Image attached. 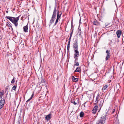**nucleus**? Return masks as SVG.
I'll list each match as a JSON object with an SVG mask.
<instances>
[{
  "label": "nucleus",
  "instance_id": "30",
  "mask_svg": "<svg viewBox=\"0 0 124 124\" xmlns=\"http://www.w3.org/2000/svg\"><path fill=\"white\" fill-rule=\"evenodd\" d=\"M3 96H0V100H1L2 99H3V98L5 99L4 97H2Z\"/></svg>",
  "mask_w": 124,
  "mask_h": 124
},
{
  "label": "nucleus",
  "instance_id": "8",
  "mask_svg": "<svg viewBox=\"0 0 124 124\" xmlns=\"http://www.w3.org/2000/svg\"><path fill=\"white\" fill-rule=\"evenodd\" d=\"M98 108V107L97 106H94L93 109L92 110V113L94 114H95Z\"/></svg>",
  "mask_w": 124,
  "mask_h": 124
},
{
  "label": "nucleus",
  "instance_id": "28",
  "mask_svg": "<svg viewBox=\"0 0 124 124\" xmlns=\"http://www.w3.org/2000/svg\"><path fill=\"white\" fill-rule=\"evenodd\" d=\"M115 109H113L112 110L111 113L113 114V113H114V112H115Z\"/></svg>",
  "mask_w": 124,
  "mask_h": 124
},
{
  "label": "nucleus",
  "instance_id": "14",
  "mask_svg": "<svg viewBox=\"0 0 124 124\" xmlns=\"http://www.w3.org/2000/svg\"><path fill=\"white\" fill-rule=\"evenodd\" d=\"M81 70V68L80 67H78L77 68L76 70H75V72H80V71Z\"/></svg>",
  "mask_w": 124,
  "mask_h": 124
},
{
  "label": "nucleus",
  "instance_id": "18",
  "mask_svg": "<svg viewBox=\"0 0 124 124\" xmlns=\"http://www.w3.org/2000/svg\"><path fill=\"white\" fill-rule=\"evenodd\" d=\"M84 115V112H81L80 113V116L81 117H83V116Z\"/></svg>",
  "mask_w": 124,
  "mask_h": 124
},
{
  "label": "nucleus",
  "instance_id": "5",
  "mask_svg": "<svg viewBox=\"0 0 124 124\" xmlns=\"http://www.w3.org/2000/svg\"><path fill=\"white\" fill-rule=\"evenodd\" d=\"M73 47L74 50H78V41L77 39L74 42L73 45Z\"/></svg>",
  "mask_w": 124,
  "mask_h": 124
},
{
  "label": "nucleus",
  "instance_id": "39",
  "mask_svg": "<svg viewBox=\"0 0 124 124\" xmlns=\"http://www.w3.org/2000/svg\"><path fill=\"white\" fill-rule=\"evenodd\" d=\"M72 34H70V37H71L72 36Z\"/></svg>",
  "mask_w": 124,
  "mask_h": 124
},
{
  "label": "nucleus",
  "instance_id": "21",
  "mask_svg": "<svg viewBox=\"0 0 124 124\" xmlns=\"http://www.w3.org/2000/svg\"><path fill=\"white\" fill-rule=\"evenodd\" d=\"M4 104L1 103H0V109L2 108L4 106Z\"/></svg>",
  "mask_w": 124,
  "mask_h": 124
},
{
  "label": "nucleus",
  "instance_id": "46",
  "mask_svg": "<svg viewBox=\"0 0 124 124\" xmlns=\"http://www.w3.org/2000/svg\"><path fill=\"white\" fill-rule=\"evenodd\" d=\"M86 102H85V103H84V104H86Z\"/></svg>",
  "mask_w": 124,
  "mask_h": 124
},
{
  "label": "nucleus",
  "instance_id": "29",
  "mask_svg": "<svg viewBox=\"0 0 124 124\" xmlns=\"http://www.w3.org/2000/svg\"><path fill=\"white\" fill-rule=\"evenodd\" d=\"M78 57H76L75 58H74L75 59V62H76V61H77L78 60Z\"/></svg>",
  "mask_w": 124,
  "mask_h": 124
},
{
  "label": "nucleus",
  "instance_id": "4",
  "mask_svg": "<svg viewBox=\"0 0 124 124\" xmlns=\"http://www.w3.org/2000/svg\"><path fill=\"white\" fill-rule=\"evenodd\" d=\"M100 97V94L99 93L97 94V96L96 97V100L95 101V104H97L98 101H100V103H99V107H100L101 108L102 106V105L103 104V103L104 102V100H102V99H99V98Z\"/></svg>",
  "mask_w": 124,
  "mask_h": 124
},
{
  "label": "nucleus",
  "instance_id": "20",
  "mask_svg": "<svg viewBox=\"0 0 124 124\" xmlns=\"http://www.w3.org/2000/svg\"><path fill=\"white\" fill-rule=\"evenodd\" d=\"M17 86V85H14L12 87V90H15L16 87Z\"/></svg>",
  "mask_w": 124,
  "mask_h": 124
},
{
  "label": "nucleus",
  "instance_id": "36",
  "mask_svg": "<svg viewBox=\"0 0 124 124\" xmlns=\"http://www.w3.org/2000/svg\"><path fill=\"white\" fill-rule=\"evenodd\" d=\"M70 41H69L68 42L67 45H70Z\"/></svg>",
  "mask_w": 124,
  "mask_h": 124
},
{
  "label": "nucleus",
  "instance_id": "13",
  "mask_svg": "<svg viewBox=\"0 0 124 124\" xmlns=\"http://www.w3.org/2000/svg\"><path fill=\"white\" fill-rule=\"evenodd\" d=\"M51 114H50L46 115L45 117L46 119L47 120H49L51 118Z\"/></svg>",
  "mask_w": 124,
  "mask_h": 124
},
{
  "label": "nucleus",
  "instance_id": "7",
  "mask_svg": "<svg viewBox=\"0 0 124 124\" xmlns=\"http://www.w3.org/2000/svg\"><path fill=\"white\" fill-rule=\"evenodd\" d=\"M75 54L74 55V58L76 57H78L79 55V52L78 51V50H74Z\"/></svg>",
  "mask_w": 124,
  "mask_h": 124
},
{
  "label": "nucleus",
  "instance_id": "24",
  "mask_svg": "<svg viewBox=\"0 0 124 124\" xmlns=\"http://www.w3.org/2000/svg\"><path fill=\"white\" fill-rule=\"evenodd\" d=\"M71 102L72 103H73L75 105H76L77 104V103L75 102L74 101H72Z\"/></svg>",
  "mask_w": 124,
  "mask_h": 124
},
{
  "label": "nucleus",
  "instance_id": "15",
  "mask_svg": "<svg viewBox=\"0 0 124 124\" xmlns=\"http://www.w3.org/2000/svg\"><path fill=\"white\" fill-rule=\"evenodd\" d=\"M5 102V99L3 98V99H2L1 100H0V103H1L3 104H4Z\"/></svg>",
  "mask_w": 124,
  "mask_h": 124
},
{
  "label": "nucleus",
  "instance_id": "38",
  "mask_svg": "<svg viewBox=\"0 0 124 124\" xmlns=\"http://www.w3.org/2000/svg\"><path fill=\"white\" fill-rule=\"evenodd\" d=\"M73 33V31H71L70 33V34H72Z\"/></svg>",
  "mask_w": 124,
  "mask_h": 124
},
{
  "label": "nucleus",
  "instance_id": "3",
  "mask_svg": "<svg viewBox=\"0 0 124 124\" xmlns=\"http://www.w3.org/2000/svg\"><path fill=\"white\" fill-rule=\"evenodd\" d=\"M107 112L105 113L104 116L101 117V119L98 120L96 122V124H104L105 122V121L107 117Z\"/></svg>",
  "mask_w": 124,
  "mask_h": 124
},
{
  "label": "nucleus",
  "instance_id": "44",
  "mask_svg": "<svg viewBox=\"0 0 124 124\" xmlns=\"http://www.w3.org/2000/svg\"><path fill=\"white\" fill-rule=\"evenodd\" d=\"M23 19V17H21V19L22 20Z\"/></svg>",
  "mask_w": 124,
  "mask_h": 124
},
{
  "label": "nucleus",
  "instance_id": "9",
  "mask_svg": "<svg viewBox=\"0 0 124 124\" xmlns=\"http://www.w3.org/2000/svg\"><path fill=\"white\" fill-rule=\"evenodd\" d=\"M28 23L25 26H24L23 27V31L24 32H28Z\"/></svg>",
  "mask_w": 124,
  "mask_h": 124
},
{
  "label": "nucleus",
  "instance_id": "33",
  "mask_svg": "<svg viewBox=\"0 0 124 124\" xmlns=\"http://www.w3.org/2000/svg\"><path fill=\"white\" fill-rule=\"evenodd\" d=\"M31 99H32L30 98L29 99H28V100H27L26 102H28V101H29L30 100H31Z\"/></svg>",
  "mask_w": 124,
  "mask_h": 124
},
{
  "label": "nucleus",
  "instance_id": "11",
  "mask_svg": "<svg viewBox=\"0 0 124 124\" xmlns=\"http://www.w3.org/2000/svg\"><path fill=\"white\" fill-rule=\"evenodd\" d=\"M62 14V12H61L60 14L59 10L58 9L57 18L59 19H60Z\"/></svg>",
  "mask_w": 124,
  "mask_h": 124
},
{
  "label": "nucleus",
  "instance_id": "26",
  "mask_svg": "<svg viewBox=\"0 0 124 124\" xmlns=\"http://www.w3.org/2000/svg\"><path fill=\"white\" fill-rule=\"evenodd\" d=\"M70 48V45H67V50H68L69 51Z\"/></svg>",
  "mask_w": 124,
  "mask_h": 124
},
{
  "label": "nucleus",
  "instance_id": "34",
  "mask_svg": "<svg viewBox=\"0 0 124 124\" xmlns=\"http://www.w3.org/2000/svg\"><path fill=\"white\" fill-rule=\"evenodd\" d=\"M10 25L9 23L8 22V23L6 24V26L9 27Z\"/></svg>",
  "mask_w": 124,
  "mask_h": 124
},
{
  "label": "nucleus",
  "instance_id": "10",
  "mask_svg": "<svg viewBox=\"0 0 124 124\" xmlns=\"http://www.w3.org/2000/svg\"><path fill=\"white\" fill-rule=\"evenodd\" d=\"M122 31H121L118 30H117L116 32V34L117 35V37L118 38H120V36L121 34Z\"/></svg>",
  "mask_w": 124,
  "mask_h": 124
},
{
  "label": "nucleus",
  "instance_id": "1",
  "mask_svg": "<svg viewBox=\"0 0 124 124\" xmlns=\"http://www.w3.org/2000/svg\"><path fill=\"white\" fill-rule=\"evenodd\" d=\"M20 16L17 17H14L11 16H6V18L9 20L11 22L13 23L16 27L18 24V21L19 19Z\"/></svg>",
  "mask_w": 124,
  "mask_h": 124
},
{
  "label": "nucleus",
  "instance_id": "41",
  "mask_svg": "<svg viewBox=\"0 0 124 124\" xmlns=\"http://www.w3.org/2000/svg\"><path fill=\"white\" fill-rule=\"evenodd\" d=\"M80 21L79 22V24H81V23L80 22Z\"/></svg>",
  "mask_w": 124,
  "mask_h": 124
},
{
  "label": "nucleus",
  "instance_id": "27",
  "mask_svg": "<svg viewBox=\"0 0 124 124\" xmlns=\"http://www.w3.org/2000/svg\"><path fill=\"white\" fill-rule=\"evenodd\" d=\"M9 88V86H7L5 88V91H6Z\"/></svg>",
  "mask_w": 124,
  "mask_h": 124
},
{
  "label": "nucleus",
  "instance_id": "32",
  "mask_svg": "<svg viewBox=\"0 0 124 124\" xmlns=\"http://www.w3.org/2000/svg\"><path fill=\"white\" fill-rule=\"evenodd\" d=\"M9 27L11 28V29L12 30V31H13V28L12 27V26L11 25H10V26H9Z\"/></svg>",
  "mask_w": 124,
  "mask_h": 124
},
{
  "label": "nucleus",
  "instance_id": "22",
  "mask_svg": "<svg viewBox=\"0 0 124 124\" xmlns=\"http://www.w3.org/2000/svg\"><path fill=\"white\" fill-rule=\"evenodd\" d=\"M79 63L78 62H75V64L74 65V66L76 65L77 66H79Z\"/></svg>",
  "mask_w": 124,
  "mask_h": 124
},
{
  "label": "nucleus",
  "instance_id": "31",
  "mask_svg": "<svg viewBox=\"0 0 124 124\" xmlns=\"http://www.w3.org/2000/svg\"><path fill=\"white\" fill-rule=\"evenodd\" d=\"M45 82V80L44 79H42L41 81V83H44Z\"/></svg>",
  "mask_w": 124,
  "mask_h": 124
},
{
  "label": "nucleus",
  "instance_id": "37",
  "mask_svg": "<svg viewBox=\"0 0 124 124\" xmlns=\"http://www.w3.org/2000/svg\"><path fill=\"white\" fill-rule=\"evenodd\" d=\"M71 37H70L69 39V41H70V40H71Z\"/></svg>",
  "mask_w": 124,
  "mask_h": 124
},
{
  "label": "nucleus",
  "instance_id": "42",
  "mask_svg": "<svg viewBox=\"0 0 124 124\" xmlns=\"http://www.w3.org/2000/svg\"><path fill=\"white\" fill-rule=\"evenodd\" d=\"M72 29V31H73V30H74V29H73V28L72 29Z\"/></svg>",
  "mask_w": 124,
  "mask_h": 124
},
{
  "label": "nucleus",
  "instance_id": "6",
  "mask_svg": "<svg viewBox=\"0 0 124 124\" xmlns=\"http://www.w3.org/2000/svg\"><path fill=\"white\" fill-rule=\"evenodd\" d=\"M106 53H107V55L106 56L105 60V61H106L108 60L110 58V51L107 50L106 51Z\"/></svg>",
  "mask_w": 124,
  "mask_h": 124
},
{
  "label": "nucleus",
  "instance_id": "19",
  "mask_svg": "<svg viewBox=\"0 0 124 124\" xmlns=\"http://www.w3.org/2000/svg\"><path fill=\"white\" fill-rule=\"evenodd\" d=\"M93 24L94 25H98V22L97 21H94L93 23Z\"/></svg>",
  "mask_w": 124,
  "mask_h": 124
},
{
  "label": "nucleus",
  "instance_id": "12",
  "mask_svg": "<svg viewBox=\"0 0 124 124\" xmlns=\"http://www.w3.org/2000/svg\"><path fill=\"white\" fill-rule=\"evenodd\" d=\"M72 81L73 82H77L78 80V78H76L74 76H72Z\"/></svg>",
  "mask_w": 124,
  "mask_h": 124
},
{
  "label": "nucleus",
  "instance_id": "25",
  "mask_svg": "<svg viewBox=\"0 0 124 124\" xmlns=\"http://www.w3.org/2000/svg\"><path fill=\"white\" fill-rule=\"evenodd\" d=\"M4 92H1V91H0V96H2L4 95Z\"/></svg>",
  "mask_w": 124,
  "mask_h": 124
},
{
  "label": "nucleus",
  "instance_id": "47",
  "mask_svg": "<svg viewBox=\"0 0 124 124\" xmlns=\"http://www.w3.org/2000/svg\"><path fill=\"white\" fill-rule=\"evenodd\" d=\"M108 26V25H106V26Z\"/></svg>",
  "mask_w": 124,
  "mask_h": 124
},
{
  "label": "nucleus",
  "instance_id": "35",
  "mask_svg": "<svg viewBox=\"0 0 124 124\" xmlns=\"http://www.w3.org/2000/svg\"><path fill=\"white\" fill-rule=\"evenodd\" d=\"M34 93H32V94L31 95V97H30V98H31V99H32V97H33V96H34Z\"/></svg>",
  "mask_w": 124,
  "mask_h": 124
},
{
  "label": "nucleus",
  "instance_id": "45",
  "mask_svg": "<svg viewBox=\"0 0 124 124\" xmlns=\"http://www.w3.org/2000/svg\"><path fill=\"white\" fill-rule=\"evenodd\" d=\"M117 85L118 86L119 85L118 84L117 85H116V86H117Z\"/></svg>",
  "mask_w": 124,
  "mask_h": 124
},
{
  "label": "nucleus",
  "instance_id": "40",
  "mask_svg": "<svg viewBox=\"0 0 124 124\" xmlns=\"http://www.w3.org/2000/svg\"><path fill=\"white\" fill-rule=\"evenodd\" d=\"M17 124H20V122L19 121H18Z\"/></svg>",
  "mask_w": 124,
  "mask_h": 124
},
{
  "label": "nucleus",
  "instance_id": "16",
  "mask_svg": "<svg viewBox=\"0 0 124 124\" xmlns=\"http://www.w3.org/2000/svg\"><path fill=\"white\" fill-rule=\"evenodd\" d=\"M108 85H105L103 86L102 90H105L107 88Z\"/></svg>",
  "mask_w": 124,
  "mask_h": 124
},
{
  "label": "nucleus",
  "instance_id": "2",
  "mask_svg": "<svg viewBox=\"0 0 124 124\" xmlns=\"http://www.w3.org/2000/svg\"><path fill=\"white\" fill-rule=\"evenodd\" d=\"M57 11L56 7L55 6L54 7L52 16L50 21V25H51V24L53 23L54 22V20L56 16Z\"/></svg>",
  "mask_w": 124,
  "mask_h": 124
},
{
  "label": "nucleus",
  "instance_id": "43",
  "mask_svg": "<svg viewBox=\"0 0 124 124\" xmlns=\"http://www.w3.org/2000/svg\"><path fill=\"white\" fill-rule=\"evenodd\" d=\"M6 12L7 13H8V11H6Z\"/></svg>",
  "mask_w": 124,
  "mask_h": 124
},
{
  "label": "nucleus",
  "instance_id": "17",
  "mask_svg": "<svg viewBox=\"0 0 124 124\" xmlns=\"http://www.w3.org/2000/svg\"><path fill=\"white\" fill-rule=\"evenodd\" d=\"M59 19L58 18H56L55 22L54 25V26L56 25L57 24V23L58 22Z\"/></svg>",
  "mask_w": 124,
  "mask_h": 124
},
{
  "label": "nucleus",
  "instance_id": "23",
  "mask_svg": "<svg viewBox=\"0 0 124 124\" xmlns=\"http://www.w3.org/2000/svg\"><path fill=\"white\" fill-rule=\"evenodd\" d=\"M15 77H14L13 79H12V80L11 81V83L12 84H13L15 82Z\"/></svg>",
  "mask_w": 124,
  "mask_h": 124
}]
</instances>
